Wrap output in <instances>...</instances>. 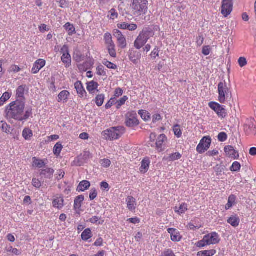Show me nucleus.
<instances>
[{"instance_id": "obj_64", "label": "nucleus", "mask_w": 256, "mask_h": 256, "mask_svg": "<svg viewBox=\"0 0 256 256\" xmlns=\"http://www.w3.org/2000/svg\"><path fill=\"white\" fill-rule=\"evenodd\" d=\"M138 26L136 24H128L127 30H129L130 31H134L136 30Z\"/></svg>"}, {"instance_id": "obj_7", "label": "nucleus", "mask_w": 256, "mask_h": 256, "mask_svg": "<svg viewBox=\"0 0 256 256\" xmlns=\"http://www.w3.org/2000/svg\"><path fill=\"white\" fill-rule=\"evenodd\" d=\"M125 124L129 128H134L139 124L138 116L135 112H128L126 114Z\"/></svg>"}, {"instance_id": "obj_24", "label": "nucleus", "mask_w": 256, "mask_h": 256, "mask_svg": "<svg viewBox=\"0 0 256 256\" xmlns=\"http://www.w3.org/2000/svg\"><path fill=\"white\" fill-rule=\"evenodd\" d=\"M46 164V163L44 160L38 158L36 157L32 158V166L40 168L44 167Z\"/></svg>"}, {"instance_id": "obj_46", "label": "nucleus", "mask_w": 256, "mask_h": 256, "mask_svg": "<svg viewBox=\"0 0 256 256\" xmlns=\"http://www.w3.org/2000/svg\"><path fill=\"white\" fill-rule=\"evenodd\" d=\"M241 168L240 164L238 162H234L230 167V170L232 172H238Z\"/></svg>"}, {"instance_id": "obj_23", "label": "nucleus", "mask_w": 256, "mask_h": 256, "mask_svg": "<svg viewBox=\"0 0 256 256\" xmlns=\"http://www.w3.org/2000/svg\"><path fill=\"white\" fill-rule=\"evenodd\" d=\"M228 222L234 227H237L240 222L239 217L236 215L232 216L227 220Z\"/></svg>"}, {"instance_id": "obj_18", "label": "nucleus", "mask_w": 256, "mask_h": 256, "mask_svg": "<svg viewBox=\"0 0 256 256\" xmlns=\"http://www.w3.org/2000/svg\"><path fill=\"white\" fill-rule=\"evenodd\" d=\"M126 202L127 204V208L132 212H134L136 207V200L132 196H128L126 198Z\"/></svg>"}, {"instance_id": "obj_35", "label": "nucleus", "mask_w": 256, "mask_h": 256, "mask_svg": "<svg viewBox=\"0 0 256 256\" xmlns=\"http://www.w3.org/2000/svg\"><path fill=\"white\" fill-rule=\"evenodd\" d=\"M106 48L108 52V54L112 57L114 58H116V51L115 50L114 44H106Z\"/></svg>"}, {"instance_id": "obj_63", "label": "nucleus", "mask_w": 256, "mask_h": 256, "mask_svg": "<svg viewBox=\"0 0 256 256\" xmlns=\"http://www.w3.org/2000/svg\"><path fill=\"white\" fill-rule=\"evenodd\" d=\"M39 30L42 32H48L49 30V28H48L47 26L45 24H42L38 27Z\"/></svg>"}, {"instance_id": "obj_57", "label": "nucleus", "mask_w": 256, "mask_h": 256, "mask_svg": "<svg viewBox=\"0 0 256 256\" xmlns=\"http://www.w3.org/2000/svg\"><path fill=\"white\" fill-rule=\"evenodd\" d=\"M32 184L36 188H39L42 186V183L38 179L34 178L32 180Z\"/></svg>"}, {"instance_id": "obj_50", "label": "nucleus", "mask_w": 256, "mask_h": 256, "mask_svg": "<svg viewBox=\"0 0 256 256\" xmlns=\"http://www.w3.org/2000/svg\"><path fill=\"white\" fill-rule=\"evenodd\" d=\"M96 74L98 76H106V72L104 70V68L102 65H100L96 68Z\"/></svg>"}, {"instance_id": "obj_59", "label": "nucleus", "mask_w": 256, "mask_h": 256, "mask_svg": "<svg viewBox=\"0 0 256 256\" xmlns=\"http://www.w3.org/2000/svg\"><path fill=\"white\" fill-rule=\"evenodd\" d=\"M162 256H176L172 250L168 249L164 250L162 254Z\"/></svg>"}, {"instance_id": "obj_61", "label": "nucleus", "mask_w": 256, "mask_h": 256, "mask_svg": "<svg viewBox=\"0 0 256 256\" xmlns=\"http://www.w3.org/2000/svg\"><path fill=\"white\" fill-rule=\"evenodd\" d=\"M100 188L102 190H104L106 191H108L109 190V185L108 184L105 182H102L100 184Z\"/></svg>"}, {"instance_id": "obj_28", "label": "nucleus", "mask_w": 256, "mask_h": 256, "mask_svg": "<svg viewBox=\"0 0 256 256\" xmlns=\"http://www.w3.org/2000/svg\"><path fill=\"white\" fill-rule=\"evenodd\" d=\"M150 164V162L148 158L144 159L141 162V166L140 168V172L144 173L146 172L149 168Z\"/></svg>"}, {"instance_id": "obj_32", "label": "nucleus", "mask_w": 256, "mask_h": 256, "mask_svg": "<svg viewBox=\"0 0 256 256\" xmlns=\"http://www.w3.org/2000/svg\"><path fill=\"white\" fill-rule=\"evenodd\" d=\"M64 28L67 31L69 36H72L76 33L74 26L70 22L66 23L64 26Z\"/></svg>"}, {"instance_id": "obj_42", "label": "nucleus", "mask_w": 256, "mask_h": 256, "mask_svg": "<svg viewBox=\"0 0 256 256\" xmlns=\"http://www.w3.org/2000/svg\"><path fill=\"white\" fill-rule=\"evenodd\" d=\"M138 114L141 116L142 118L144 121H148L150 119V113L145 110H140Z\"/></svg>"}, {"instance_id": "obj_10", "label": "nucleus", "mask_w": 256, "mask_h": 256, "mask_svg": "<svg viewBox=\"0 0 256 256\" xmlns=\"http://www.w3.org/2000/svg\"><path fill=\"white\" fill-rule=\"evenodd\" d=\"M232 0H223L222 2L221 12L224 18L230 14L232 10Z\"/></svg>"}, {"instance_id": "obj_41", "label": "nucleus", "mask_w": 256, "mask_h": 256, "mask_svg": "<svg viewBox=\"0 0 256 256\" xmlns=\"http://www.w3.org/2000/svg\"><path fill=\"white\" fill-rule=\"evenodd\" d=\"M84 158H82V156H80L72 162V166H80L84 164Z\"/></svg>"}, {"instance_id": "obj_56", "label": "nucleus", "mask_w": 256, "mask_h": 256, "mask_svg": "<svg viewBox=\"0 0 256 256\" xmlns=\"http://www.w3.org/2000/svg\"><path fill=\"white\" fill-rule=\"evenodd\" d=\"M7 251L8 252H10L16 256H18L21 254V252L20 250L16 248H13L12 246H10L9 248H8Z\"/></svg>"}, {"instance_id": "obj_38", "label": "nucleus", "mask_w": 256, "mask_h": 256, "mask_svg": "<svg viewBox=\"0 0 256 256\" xmlns=\"http://www.w3.org/2000/svg\"><path fill=\"white\" fill-rule=\"evenodd\" d=\"M216 252L215 250H203L198 252V256H213Z\"/></svg>"}, {"instance_id": "obj_60", "label": "nucleus", "mask_w": 256, "mask_h": 256, "mask_svg": "<svg viewBox=\"0 0 256 256\" xmlns=\"http://www.w3.org/2000/svg\"><path fill=\"white\" fill-rule=\"evenodd\" d=\"M238 62L239 66L242 68L245 66L247 64L246 58L244 57H240V58H239L238 60Z\"/></svg>"}, {"instance_id": "obj_44", "label": "nucleus", "mask_w": 256, "mask_h": 256, "mask_svg": "<svg viewBox=\"0 0 256 256\" xmlns=\"http://www.w3.org/2000/svg\"><path fill=\"white\" fill-rule=\"evenodd\" d=\"M105 96L104 94L98 95L95 98V102L98 106H102L104 104Z\"/></svg>"}, {"instance_id": "obj_47", "label": "nucleus", "mask_w": 256, "mask_h": 256, "mask_svg": "<svg viewBox=\"0 0 256 256\" xmlns=\"http://www.w3.org/2000/svg\"><path fill=\"white\" fill-rule=\"evenodd\" d=\"M173 131L174 132V135L178 138H180L182 136V132L180 129V126L178 124H176L174 126L173 128Z\"/></svg>"}, {"instance_id": "obj_6", "label": "nucleus", "mask_w": 256, "mask_h": 256, "mask_svg": "<svg viewBox=\"0 0 256 256\" xmlns=\"http://www.w3.org/2000/svg\"><path fill=\"white\" fill-rule=\"evenodd\" d=\"M218 100L221 104L231 97L232 93L226 82H221L218 84Z\"/></svg>"}, {"instance_id": "obj_15", "label": "nucleus", "mask_w": 256, "mask_h": 256, "mask_svg": "<svg viewBox=\"0 0 256 256\" xmlns=\"http://www.w3.org/2000/svg\"><path fill=\"white\" fill-rule=\"evenodd\" d=\"M224 150L228 156L234 159H238L239 154L238 151L236 150L232 146H226L224 148Z\"/></svg>"}, {"instance_id": "obj_27", "label": "nucleus", "mask_w": 256, "mask_h": 256, "mask_svg": "<svg viewBox=\"0 0 256 256\" xmlns=\"http://www.w3.org/2000/svg\"><path fill=\"white\" fill-rule=\"evenodd\" d=\"M90 186V184L88 181L82 180L79 184L77 188V190L79 192H84L88 190Z\"/></svg>"}, {"instance_id": "obj_22", "label": "nucleus", "mask_w": 256, "mask_h": 256, "mask_svg": "<svg viewBox=\"0 0 256 256\" xmlns=\"http://www.w3.org/2000/svg\"><path fill=\"white\" fill-rule=\"evenodd\" d=\"M174 210L179 215L184 214L188 210V204L186 203H182L179 207L176 206Z\"/></svg>"}, {"instance_id": "obj_17", "label": "nucleus", "mask_w": 256, "mask_h": 256, "mask_svg": "<svg viewBox=\"0 0 256 256\" xmlns=\"http://www.w3.org/2000/svg\"><path fill=\"white\" fill-rule=\"evenodd\" d=\"M64 200L62 196H56L53 200L52 204L54 208L61 210L64 206Z\"/></svg>"}, {"instance_id": "obj_2", "label": "nucleus", "mask_w": 256, "mask_h": 256, "mask_svg": "<svg viewBox=\"0 0 256 256\" xmlns=\"http://www.w3.org/2000/svg\"><path fill=\"white\" fill-rule=\"evenodd\" d=\"M154 35V30L150 28H146L140 33L134 42V47L140 50Z\"/></svg>"}, {"instance_id": "obj_54", "label": "nucleus", "mask_w": 256, "mask_h": 256, "mask_svg": "<svg viewBox=\"0 0 256 256\" xmlns=\"http://www.w3.org/2000/svg\"><path fill=\"white\" fill-rule=\"evenodd\" d=\"M160 50L158 46L155 47L150 54L151 58L154 60L156 57L159 56Z\"/></svg>"}, {"instance_id": "obj_26", "label": "nucleus", "mask_w": 256, "mask_h": 256, "mask_svg": "<svg viewBox=\"0 0 256 256\" xmlns=\"http://www.w3.org/2000/svg\"><path fill=\"white\" fill-rule=\"evenodd\" d=\"M84 199V198L83 195L78 196L75 198L74 200V208L75 210L80 209Z\"/></svg>"}, {"instance_id": "obj_51", "label": "nucleus", "mask_w": 256, "mask_h": 256, "mask_svg": "<svg viewBox=\"0 0 256 256\" xmlns=\"http://www.w3.org/2000/svg\"><path fill=\"white\" fill-rule=\"evenodd\" d=\"M218 139L219 142H224L228 139V136L226 132H221L218 134Z\"/></svg>"}, {"instance_id": "obj_53", "label": "nucleus", "mask_w": 256, "mask_h": 256, "mask_svg": "<svg viewBox=\"0 0 256 256\" xmlns=\"http://www.w3.org/2000/svg\"><path fill=\"white\" fill-rule=\"evenodd\" d=\"M100 163L101 164V166L104 168H108L111 164L110 160L106 158L101 160L100 161Z\"/></svg>"}, {"instance_id": "obj_39", "label": "nucleus", "mask_w": 256, "mask_h": 256, "mask_svg": "<svg viewBox=\"0 0 256 256\" xmlns=\"http://www.w3.org/2000/svg\"><path fill=\"white\" fill-rule=\"evenodd\" d=\"M12 93L5 92L0 98V106H3L11 97Z\"/></svg>"}, {"instance_id": "obj_52", "label": "nucleus", "mask_w": 256, "mask_h": 256, "mask_svg": "<svg viewBox=\"0 0 256 256\" xmlns=\"http://www.w3.org/2000/svg\"><path fill=\"white\" fill-rule=\"evenodd\" d=\"M128 99V98L127 96H124L122 98L118 100L116 102L117 108H118L121 106L124 105Z\"/></svg>"}, {"instance_id": "obj_48", "label": "nucleus", "mask_w": 256, "mask_h": 256, "mask_svg": "<svg viewBox=\"0 0 256 256\" xmlns=\"http://www.w3.org/2000/svg\"><path fill=\"white\" fill-rule=\"evenodd\" d=\"M100 219L101 218L98 216H94L90 219L89 222L93 224H102L104 222V220H102L100 222Z\"/></svg>"}, {"instance_id": "obj_33", "label": "nucleus", "mask_w": 256, "mask_h": 256, "mask_svg": "<svg viewBox=\"0 0 256 256\" xmlns=\"http://www.w3.org/2000/svg\"><path fill=\"white\" fill-rule=\"evenodd\" d=\"M236 196L232 194L228 198V202L226 205L225 208L226 210H229L236 204Z\"/></svg>"}, {"instance_id": "obj_37", "label": "nucleus", "mask_w": 256, "mask_h": 256, "mask_svg": "<svg viewBox=\"0 0 256 256\" xmlns=\"http://www.w3.org/2000/svg\"><path fill=\"white\" fill-rule=\"evenodd\" d=\"M166 140V137L164 134H162L158 136L156 143V146L158 150L161 148L163 143Z\"/></svg>"}, {"instance_id": "obj_62", "label": "nucleus", "mask_w": 256, "mask_h": 256, "mask_svg": "<svg viewBox=\"0 0 256 256\" xmlns=\"http://www.w3.org/2000/svg\"><path fill=\"white\" fill-rule=\"evenodd\" d=\"M210 46H204L202 48V53L204 56H208L210 54Z\"/></svg>"}, {"instance_id": "obj_36", "label": "nucleus", "mask_w": 256, "mask_h": 256, "mask_svg": "<svg viewBox=\"0 0 256 256\" xmlns=\"http://www.w3.org/2000/svg\"><path fill=\"white\" fill-rule=\"evenodd\" d=\"M106 48L108 52V54L112 57L114 58H116V51L115 50L114 44H106Z\"/></svg>"}, {"instance_id": "obj_21", "label": "nucleus", "mask_w": 256, "mask_h": 256, "mask_svg": "<svg viewBox=\"0 0 256 256\" xmlns=\"http://www.w3.org/2000/svg\"><path fill=\"white\" fill-rule=\"evenodd\" d=\"M70 94L68 90H62L58 95V101L59 102H62L64 103L67 102Z\"/></svg>"}, {"instance_id": "obj_9", "label": "nucleus", "mask_w": 256, "mask_h": 256, "mask_svg": "<svg viewBox=\"0 0 256 256\" xmlns=\"http://www.w3.org/2000/svg\"><path fill=\"white\" fill-rule=\"evenodd\" d=\"M208 106L216 113L220 118H224L226 116L227 112L224 106L216 102H210Z\"/></svg>"}, {"instance_id": "obj_45", "label": "nucleus", "mask_w": 256, "mask_h": 256, "mask_svg": "<svg viewBox=\"0 0 256 256\" xmlns=\"http://www.w3.org/2000/svg\"><path fill=\"white\" fill-rule=\"evenodd\" d=\"M102 63L108 68L115 70L117 68V66L116 64L108 61L106 59L104 60L102 62Z\"/></svg>"}, {"instance_id": "obj_34", "label": "nucleus", "mask_w": 256, "mask_h": 256, "mask_svg": "<svg viewBox=\"0 0 256 256\" xmlns=\"http://www.w3.org/2000/svg\"><path fill=\"white\" fill-rule=\"evenodd\" d=\"M92 236L91 230L90 228L86 229L82 234L81 237L84 241H88Z\"/></svg>"}, {"instance_id": "obj_8", "label": "nucleus", "mask_w": 256, "mask_h": 256, "mask_svg": "<svg viewBox=\"0 0 256 256\" xmlns=\"http://www.w3.org/2000/svg\"><path fill=\"white\" fill-rule=\"evenodd\" d=\"M211 142V138L210 136L204 137L196 147L197 152L202 154L207 151L210 146Z\"/></svg>"}, {"instance_id": "obj_58", "label": "nucleus", "mask_w": 256, "mask_h": 256, "mask_svg": "<svg viewBox=\"0 0 256 256\" xmlns=\"http://www.w3.org/2000/svg\"><path fill=\"white\" fill-rule=\"evenodd\" d=\"M109 14L110 15V18L114 20L115 18H116L118 16V14L116 12V10L114 8H112L109 12Z\"/></svg>"}, {"instance_id": "obj_16", "label": "nucleus", "mask_w": 256, "mask_h": 256, "mask_svg": "<svg viewBox=\"0 0 256 256\" xmlns=\"http://www.w3.org/2000/svg\"><path fill=\"white\" fill-rule=\"evenodd\" d=\"M46 65V61L42 59L38 60L33 66L32 72L33 74H37Z\"/></svg>"}, {"instance_id": "obj_12", "label": "nucleus", "mask_w": 256, "mask_h": 256, "mask_svg": "<svg viewBox=\"0 0 256 256\" xmlns=\"http://www.w3.org/2000/svg\"><path fill=\"white\" fill-rule=\"evenodd\" d=\"M61 52L64 54L61 58L62 62L65 64L66 67L69 66L71 64V56L68 53V47L64 45L61 49Z\"/></svg>"}, {"instance_id": "obj_31", "label": "nucleus", "mask_w": 256, "mask_h": 256, "mask_svg": "<svg viewBox=\"0 0 256 256\" xmlns=\"http://www.w3.org/2000/svg\"><path fill=\"white\" fill-rule=\"evenodd\" d=\"M92 64L90 62L86 61L82 64H80L78 66V68L80 71L86 72L87 70L90 68Z\"/></svg>"}, {"instance_id": "obj_20", "label": "nucleus", "mask_w": 256, "mask_h": 256, "mask_svg": "<svg viewBox=\"0 0 256 256\" xmlns=\"http://www.w3.org/2000/svg\"><path fill=\"white\" fill-rule=\"evenodd\" d=\"M54 173V170L51 168H46L42 170L40 175L46 178H50Z\"/></svg>"}, {"instance_id": "obj_11", "label": "nucleus", "mask_w": 256, "mask_h": 256, "mask_svg": "<svg viewBox=\"0 0 256 256\" xmlns=\"http://www.w3.org/2000/svg\"><path fill=\"white\" fill-rule=\"evenodd\" d=\"M114 36L116 38L118 46L120 48H124L127 45L125 36L119 30H115L114 31Z\"/></svg>"}, {"instance_id": "obj_25", "label": "nucleus", "mask_w": 256, "mask_h": 256, "mask_svg": "<svg viewBox=\"0 0 256 256\" xmlns=\"http://www.w3.org/2000/svg\"><path fill=\"white\" fill-rule=\"evenodd\" d=\"M25 86H18L16 90V96L20 100L24 101V95L25 92Z\"/></svg>"}, {"instance_id": "obj_55", "label": "nucleus", "mask_w": 256, "mask_h": 256, "mask_svg": "<svg viewBox=\"0 0 256 256\" xmlns=\"http://www.w3.org/2000/svg\"><path fill=\"white\" fill-rule=\"evenodd\" d=\"M98 196V192L96 188H93L91 189L90 192V198L91 200L95 199Z\"/></svg>"}, {"instance_id": "obj_4", "label": "nucleus", "mask_w": 256, "mask_h": 256, "mask_svg": "<svg viewBox=\"0 0 256 256\" xmlns=\"http://www.w3.org/2000/svg\"><path fill=\"white\" fill-rule=\"evenodd\" d=\"M148 4L147 0H131L130 8L134 14H145L148 12Z\"/></svg>"}, {"instance_id": "obj_1", "label": "nucleus", "mask_w": 256, "mask_h": 256, "mask_svg": "<svg viewBox=\"0 0 256 256\" xmlns=\"http://www.w3.org/2000/svg\"><path fill=\"white\" fill-rule=\"evenodd\" d=\"M24 100L18 99L11 102L6 110L7 116L20 122L26 120L32 116V110L31 107L26 108L24 112Z\"/></svg>"}, {"instance_id": "obj_43", "label": "nucleus", "mask_w": 256, "mask_h": 256, "mask_svg": "<svg viewBox=\"0 0 256 256\" xmlns=\"http://www.w3.org/2000/svg\"><path fill=\"white\" fill-rule=\"evenodd\" d=\"M62 148V146L60 142H57L54 146L53 149L54 154L56 156H58L61 152Z\"/></svg>"}, {"instance_id": "obj_5", "label": "nucleus", "mask_w": 256, "mask_h": 256, "mask_svg": "<svg viewBox=\"0 0 256 256\" xmlns=\"http://www.w3.org/2000/svg\"><path fill=\"white\" fill-rule=\"evenodd\" d=\"M220 238L216 232H212L204 236L203 238L196 244L198 248H203L207 246L216 244L220 242Z\"/></svg>"}, {"instance_id": "obj_19", "label": "nucleus", "mask_w": 256, "mask_h": 256, "mask_svg": "<svg viewBox=\"0 0 256 256\" xmlns=\"http://www.w3.org/2000/svg\"><path fill=\"white\" fill-rule=\"evenodd\" d=\"M75 88L76 90L77 93L80 97H84L86 94V92L84 90L82 84L80 82L78 81L74 84Z\"/></svg>"}, {"instance_id": "obj_49", "label": "nucleus", "mask_w": 256, "mask_h": 256, "mask_svg": "<svg viewBox=\"0 0 256 256\" xmlns=\"http://www.w3.org/2000/svg\"><path fill=\"white\" fill-rule=\"evenodd\" d=\"M104 40L105 41V43L106 44H114L112 40V36L110 34L107 32L106 33L104 36Z\"/></svg>"}, {"instance_id": "obj_30", "label": "nucleus", "mask_w": 256, "mask_h": 256, "mask_svg": "<svg viewBox=\"0 0 256 256\" xmlns=\"http://www.w3.org/2000/svg\"><path fill=\"white\" fill-rule=\"evenodd\" d=\"M182 155L178 152H176L170 154L168 157H164V159L168 162H172L180 160Z\"/></svg>"}, {"instance_id": "obj_3", "label": "nucleus", "mask_w": 256, "mask_h": 256, "mask_svg": "<svg viewBox=\"0 0 256 256\" xmlns=\"http://www.w3.org/2000/svg\"><path fill=\"white\" fill-rule=\"evenodd\" d=\"M124 130L123 126L112 127L103 131L102 134L104 139L113 140L119 138L124 134Z\"/></svg>"}, {"instance_id": "obj_40", "label": "nucleus", "mask_w": 256, "mask_h": 256, "mask_svg": "<svg viewBox=\"0 0 256 256\" xmlns=\"http://www.w3.org/2000/svg\"><path fill=\"white\" fill-rule=\"evenodd\" d=\"M32 135V130L28 128H24L22 132V136L26 140H30Z\"/></svg>"}, {"instance_id": "obj_14", "label": "nucleus", "mask_w": 256, "mask_h": 256, "mask_svg": "<svg viewBox=\"0 0 256 256\" xmlns=\"http://www.w3.org/2000/svg\"><path fill=\"white\" fill-rule=\"evenodd\" d=\"M168 232L170 235V240L174 242H180L182 238L180 232L174 228H168Z\"/></svg>"}, {"instance_id": "obj_13", "label": "nucleus", "mask_w": 256, "mask_h": 256, "mask_svg": "<svg viewBox=\"0 0 256 256\" xmlns=\"http://www.w3.org/2000/svg\"><path fill=\"white\" fill-rule=\"evenodd\" d=\"M141 54L140 52L131 49L128 52V58L134 64H137L141 58Z\"/></svg>"}, {"instance_id": "obj_29", "label": "nucleus", "mask_w": 256, "mask_h": 256, "mask_svg": "<svg viewBox=\"0 0 256 256\" xmlns=\"http://www.w3.org/2000/svg\"><path fill=\"white\" fill-rule=\"evenodd\" d=\"M98 84L94 81L87 83V90L90 94L94 93L95 90L98 88Z\"/></svg>"}]
</instances>
